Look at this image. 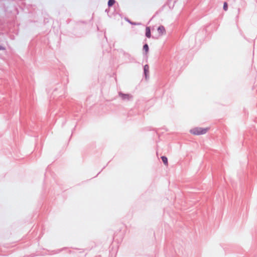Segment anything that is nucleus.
<instances>
[{
    "label": "nucleus",
    "instance_id": "nucleus-2",
    "mask_svg": "<svg viewBox=\"0 0 257 257\" xmlns=\"http://www.w3.org/2000/svg\"><path fill=\"white\" fill-rule=\"evenodd\" d=\"M146 36L149 38L151 36L150 28L148 27L146 28Z\"/></svg>",
    "mask_w": 257,
    "mask_h": 257
},
{
    "label": "nucleus",
    "instance_id": "nucleus-7",
    "mask_svg": "<svg viewBox=\"0 0 257 257\" xmlns=\"http://www.w3.org/2000/svg\"><path fill=\"white\" fill-rule=\"evenodd\" d=\"M143 49L145 51V52H146V55L147 54L148 51H149V46L147 44H145L144 45V47H143Z\"/></svg>",
    "mask_w": 257,
    "mask_h": 257
},
{
    "label": "nucleus",
    "instance_id": "nucleus-1",
    "mask_svg": "<svg viewBox=\"0 0 257 257\" xmlns=\"http://www.w3.org/2000/svg\"><path fill=\"white\" fill-rule=\"evenodd\" d=\"M208 130V128L195 127L191 130L190 133L195 135H200L206 134Z\"/></svg>",
    "mask_w": 257,
    "mask_h": 257
},
{
    "label": "nucleus",
    "instance_id": "nucleus-6",
    "mask_svg": "<svg viewBox=\"0 0 257 257\" xmlns=\"http://www.w3.org/2000/svg\"><path fill=\"white\" fill-rule=\"evenodd\" d=\"M161 159H162V161L164 163V164L165 165H168V159H167V158L166 157H165V156H163V157H161Z\"/></svg>",
    "mask_w": 257,
    "mask_h": 257
},
{
    "label": "nucleus",
    "instance_id": "nucleus-8",
    "mask_svg": "<svg viewBox=\"0 0 257 257\" xmlns=\"http://www.w3.org/2000/svg\"><path fill=\"white\" fill-rule=\"evenodd\" d=\"M115 3L114 0H109L108 2V5L109 7L112 6Z\"/></svg>",
    "mask_w": 257,
    "mask_h": 257
},
{
    "label": "nucleus",
    "instance_id": "nucleus-9",
    "mask_svg": "<svg viewBox=\"0 0 257 257\" xmlns=\"http://www.w3.org/2000/svg\"><path fill=\"white\" fill-rule=\"evenodd\" d=\"M227 8H228L227 4V3L225 2V3H224V5H223V9H224L225 11H227Z\"/></svg>",
    "mask_w": 257,
    "mask_h": 257
},
{
    "label": "nucleus",
    "instance_id": "nucleus-5",
    "mask_svg": "<svg viewBox=\"0 0 257 257\" xmlns=\"http://www.w3.org/2000/svg\"><path fill=\"white\" fill-rule=\"evenodd\" d=\"M144 69L145 74L146 75H147V74L148 73H149V66L148 65H146L144 66Z\"/></svg>",
    "mask_w": 257,
    "mask_h": 257
},
{
    "label": "nucleus",
    "instance_id": "nucleus-10",
    "mask_svg": "<svg viewBox=\"0 0 257 257\" xmlns=\"http://www.w3.org/2000/svg\"><path fill=\"white\" fill-rule=\"evenodd\" d=\"M4 49V48L2 47H0V50Z\"/></svg>",
    "mask_w": 257,
    "mask_h": 257
},
{
    "label": "nucleus",
    "instance_id": "nucleus-3",
    "mask_svg": "<svg viewBox=\"0 0 257 257\" xmlns=\"http://www.w3.org/2000/svg\"><path fill=\"white\" fill-rule=\"evenodd\" d=\"M158 32L161 34H163L165 32V28L163 26H160L158 28Z\"/></svg>",
    "mask_w": 257,
    "mask_h": 257
},
{
    "label": "nucleus",
    "instance_id": "nucleus-4",
    "mask_svg": "<svg viewBox=\"0 0 257 257\" xmlns=\"http://www.w3.org/2000/svg\"><path fill=\"white\" fill-rule=\"evenodd\" d=\"M120 95L123 99H129L132 97V96L129 94H120Z\"/></svg>",
    "mask_w": 257,
    "mask_h": 257
}]
</instances>
